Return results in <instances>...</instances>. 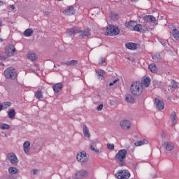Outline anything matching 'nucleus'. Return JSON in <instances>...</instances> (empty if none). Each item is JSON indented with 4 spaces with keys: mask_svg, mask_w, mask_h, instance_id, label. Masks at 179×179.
Instances as JSON below:
<instances>
[{
    "mask_svg": "<svg viewBox=\"0 0 179 179\" xmlns=\"http://www.w3.org/2000/svg\"><path fill=\"white\" fill-rule=\"evenodd\" d=\"M161 43L162 45H164V47H165V45H167V42L166 41H162Z\"/></svg>",
    "mask_w": 179,
    "mask_h": 179,
    "instance_id": "obj_49",
    "label": "nucleus"
},
{
    "mask_svg": "<svg viewBox=\"0 0 179 179\" xmlns=\"http://www.w3.org/2000/svg\"><path fill=\"white\" fill-rule=\"evenodd\" d=\"M0 128L1 129H9V128H10V126H9V124H2L0 125Z\"/></svg>",
    "mask_w": 179,
    "mask_h": 179,
    "instance_id": "obj_37",
    "label": "nucleus"
},
{
    "mask_svg": "<svg viewBox=\"0 0 179 179\" xmlns=\"http://www.w3.org/2000/svg\"><path fill=\"white\" fill-rule=\"evenodd\" d=\"M125 47L128 50H136V44L134 43H127L125 44Z\"/></svg>",
    "mask_w": 179,
    "mask_h": 179,
    "instance_id": "obj_24",
    "label": "nucleus"
},
{
    "mask_svg": "<svg viewBox=\"0 0 179 179\" xmlns=\"http://www.w3.org/2000/svg\"><path fill=\"white\" fill-rule=\"evenodd\" d=\"M61 65H67V64H66V62H62V63H61Z\"/></svg>",
    "mask_w": 179,
    "mask_h": 179,
    "instance_id": "obj_54",
    "label": "nucleus"
},
{
    "mask_svg": "<svg viewBox=\"0 0 179 179\" xmlns=\"http://www.w3.org/2000/svg\"><path fill=\"white\" fill-rule=\"evenodd\" d=\"M7 159L10 161L11 164H17L19 163V160L17 159V157L13 152H10L7 154Z\"/></svg>",
    "mask_w": 179,
    "mask_h": 179,
    "instance_id": "obj_8",
    "label": "nucleus"
},
{
    "mask_svg": "<svg viewBox=\"0 0 179 179\" xmlns=\"http://www.w3.org/2000/svg\"><path fill=\"white\" fill-rule=\"evenodd\" d=\"M171 117L172 118L173 124H176V122H177V115H176V112H173Z\"/></svg>",
    "mask_w": 179,
    "mask_h": 179,
    "instance_id": "obj_36",
    "label": "nucleus"
},
{
    "mask_svg": "<svg viewBox=\"0 0 179 179\" xmlns=\"http://www.w3.org/2000/svg\"><path fill=\"white\" fill-rule=\"evenodd\" d=\"M104 63H106V59L104 57H101L100 62H99V65H103Z\"/></svg>",
    "mask_w": 179,
    "mask_h": 179,
    "instance_id": "obj_41",
    "label": "nucleus"
},
{
    "mask_svg": "<svg viewBox=\"0 0 179 179\" xmlns=\"http://www.w3.org/2000/svg\"><path fill=\"white\" fill-rule=\"evenodd\" d=\"M125 100L127 103H134L135 101V99H134V96L131 94H127Z\"/></svg>",
    "mask_w": 179,
    "mask_h": 179,
    "instance_id": "obj_28",
    "label": "nucleus"
},
{
    "mask_svg": "<svg viewBox=\"0 0 179 179\" xmlns=\"http://www.w3.org/2000/svg\"><path fill=\"white\" fill-rule=\"evenodd\" d=\"M172 36L175 40L179 41V31L178 29H173L172 30Z\"/></svg>",
    "mask_w": 179,
    "mask_h": 179,
    "instance_id": "obj_23",
    "label": "nucleus"
},
{
    "mask_svg": "<svg viewBox=\"0 0 179 179\" xmlns=\"http://www.w3.org/2000/svg\"><path fill=\"white\" fill-rule=\"evenodd\" d=\"M118 79L113 80V83H110L109 84V86H113V85H115L116 82H118Z\"/></svg>",
    "mask_w": 179,
    "mask_h": 179,
    "instance_id": "obj_46",
    "label": "nucleus"
},
{
    "mask_svg": "<svg viewBox=\"0 0 179 179\" xmlns=\"http://www.w3.org/2000/svg\"><path fill=\"white\" fill-rule=\"evenodd\" d=\"M5 59V56L2 54H0V61Z\"/></svg>",
    "mask_w": 179,
    "mask_h": 179,
    "instance_id": "obj_47",
    "label": "nucleus"
},
{
    "mask_svg": "<svg viewBox=\"0 0 179 179\" xmlns=\"http://www.w3.org/2000/svg\"><path fill=\"white\" fill-rule=\"evenodd\" d=\"M107 148L110 150H114V144L108 143L107 144Z\"/></svg>",
    "mask_w": 179,
    "mask_h": 179,
    "instance_id": "obj_40",
    "label": "nucleus"
},
{
    "mask_svg": "<svg viewBox=\"0 0 179 179\" xmlns=\"http://www.w3.org/2000/svg\"><path fill=\"white\" fill-rule=\"evenodd\" d=\"M134 145L136 146H142V145H143V143L142 141H136Z\"/></svg>",
    "mask_w": 179,
    "mask_h": 179,
    "instance_id": "obj_43",
    "label": "nucleus"
},
{
    "mask_svg": "<svg viewBox=\"0 0 179 179\" xmlns=\"http://www.w3.org/2000/svg\"><path fill=\"white\" fill-rule=\"evenodd\" d=\"M133 31H138L139 33H142L143 31H145V29H142V24L136 22L134 28H133Z\"/></svg>",
    "mask_w": 179,
    "mask_h": 179,
    "instance_id": "obj_20",
    "label": "nucleus"
},
{
    "mask_svg": "<svg viewBox=\"0 0 179 179\" xmlns=\"http://www.w3.org/2000/svg\"><path fill=\"white\" fill-rule=\"evenodd\" d=\"M38 171V170H37V169L33 170V173H34V176H36V174H37Z\"/></svg>",
    "mask_w": 179,
    "mask_h": 179,
    "instance_id": "obj_52",
    "label": "nucleus"
},
{
    "mask_svg": "<svg viewBox=\"0 0 179 179\" xmlns=\"http://www.w3.org/2000/svg\"><path fill=\"white\" fill-rule=\"evenodd\" d=\"M5 106V108H8V107H10V102H4L3 103V106Z\"/></svg>",
    "mask_w": 179,
    "mask_h": 179,
    "instance_id": "obj_42",
    "label": "nucleus"
},
{
    "mask_svg": "<svg viewBox=\"0 0 179 179\" xmlns=\"http://www.w3.org/2000/svg\"><path fill=\"white\" fill-rule=\"evenodd\" d=\"M34 31L31 29H27L24 31V36L25 37H31V36H33Z\"/></svg>",
    "mask_w": 179,
    "mask_h": 179,
    "instance_id": "obj_25",
    "label": "nucleus"
},
{
    "mask_svg": "<svg viewBox=\"0 0 179 179\" xmlns=\"http://www.w3.org/2000/svg\"><path fill=\"white\" fill-rule=\"evenodd\" d=\"M34 96L36 98V100H41L44 99V96L43 95V91L40 88H38L35 92Z\"/></svg>",
    "mask_w": 179,
    "mask_h": 179,
    "instance_id": "obj_16",
    "label": "nucleus"
},
{
    "mask_svg": "<svg viewBox=\"0 0 179 179\" xmlns=\"http://www.w3.org/2000/svg\"><path fill=\"white\" fill-rule=\"evenodd\" d=\"M155 105L158 111H162V110H164V102L157 98H155Z\"/></svg>",
    "mask_w": 179,
    "mask_h": 179,
    "instance_id": "obj_9",
    "label": "nucleus"
},
{
    "mask_svg": "<svg viewBox=\"0 0 179 179\" xmlns=\"http://www.w3.org/2000/svg\"><path fill=\"white\" fill-rule=\"evenodd\" d=\"M62 87H64L62 83H56L52 86V89L55 93H59V91L62 90Z\"/></svg>",
    "mask_w": 179,
    "mask_h": 179,
    "instance_id": "obj_13",
    "label": "nucleus"
},
{
    "mask_svg": "<svg viewBox=\"0 0 179 179\" xmlns=\"http://www.w3.org/2000/svg\"><path fill=\"white\" fill-rule=\"evenodd\" d=\"M130 90L133 96H141L143 92V85L141 83H133L131 85Z\"/></svg>",
    "mask_w": 179,
    "mask_h": 179,
    "instance_id": "obj_2",
    "label": "nucleus"
},
{
    "mask_svg": "<svg viewBox=\"0 0 179 179\" xmlns=\"http://www.w3.org/2000/svg\"><path fill=\"white\" fill-rule=\"evenodd\" d=\"M87 176H89V172H87L85 170H81V171H79L76 174V178L82 179V178H85V177H87Z\"/></svg>",
    "mask_w": 179,
    "mask_h": 179,
    "instance_id": "obj_11",
    "label": "nucleus"
},
{
    "mask_svg": "<svg viewBox=\"0 0 179 179\" xmlns=\"http://www.w3.org/2000/svg\"><path fill=\"white\" fill-rule=\"evenodd\" d=\"M143 85L145 87H149V86H150V78L146 77L145 78H144L143 80Z\"/></svg>",
    "mask_w": 179,
    "mask_h": 179,
    "instance_id": "obj_27",
    "label": "nucleus"
},
{
    "mask_svg": "<svg viewBox=\"0 0 179 179\" xmlns=\"http://www.w3.org/2000/svg\"><path fill=\"white\" fill-rule=\"evenodd\" d=\"M28 59L31 61H36V54L35 53H29L27 55Z\"/></svg>",
    "mask_w": 179,
    "mask_h": 179,
    "instance_id": "obj_34",
    "label": "nucleus"
},
{
    "mask_svg": "<svg viewBox=\"0 0 179 179\" xmlns=\"http://www.w3.org/2000/svg\"><path fill=\"white\" fill-rule=\"evenodd\" d=\"M103 108H104V105L101 104V105H99V106L96 108V110H97V111H101V110H103Z\"/></svg>",
    "mask_w": 179,
    "mask_h": 179,
    "instance_id": "obj_44",
    "label": "nucleus"
},
{
    "mask_svg": "<svg viewBox=\"0 0 179 179\" xmlns=\"http://www.w3.org/2000/svg\"><path fill=\"white\" fill-rule=\"evenodd\" d=\"M43 15L45 16H50L51 15V13L48 10H46V11H43Z\"/></svg>",
    "mask_w": 179,
    "mask_h": 179,
    "instance_id": "obj_45",
    "label": "nucleus"
},
{
    "mask_svg": "<svg viewBox=\"0 0 179 179\" xmlns=\"http://www.w3.org/2000/svg\"><path fill=\"white\" fill-rule=\"evenodd\" d=\"M152 59L155 62H160L162 61V56L159 53H156L152 57Z\"/></svg>",
    "mask_w": 179,
    "mask_h": 179,
    "instance_id": "obj_26",
    "label": "nucleus"
},
{
    "mask_svg": "<svg viewBox=\"0 0 179 179\" xmlns=\"http://www.w3.org/2000/svg\"><path fill=\"white\" fill-rule=\"evenodd\" d=\"M67 66H74V65H78V60H71L66 63Z\"/></svg>",
    "mask_w": 179,
    "mask_h": 179,
    "instance_id": "obj_32",
    "label": "nucleus"
},
{
    "mask_svg": "<svg viewBox=\"0 0 179 179\" xmlns=\"http://www.w3.org/2000/svg\"><path fill=\"white\" fill-rule=\"evenodd\" d=\"M57 1H62V0H57Z\"/></svg>",
    "mask_w": 179,
    "mask_h": 179,
    "instance_id": "obj_57",
    "label": "nucleus"
},
{
    "mask_svg": "<svg viewBox=\"0 0 179 179\" xmlns=\"http://www.w3.org/2000/svg\"><path fill=\"white\" fill-rule=\"evenodd\" d=\"M8 115L9 118H15V115H16V112H15V109H10L8 113Z\"/></svg>",
    "mask_w": 179,
    "mask_h": 179,
    "instance_id": "obj_33",
    "label": "nucleus"
},
{
    "mask_svg": "<svg viewBox=\"0 0 179 179\" xmlns=\"http://www.w3.org/2000/svg\"><path fill=\"white\" fill-rule=\"evenodd\" d=\"M97 76L101 77V79L104 77V75H106V73H104V71L101 69H99L96 71Z\"/></svg>",
    "mask_w": 179,
    "mask_h": 179,
    "instance_id": "obj_35",
    "label": "nucleus"
},
{
    "mask_svg": "<svg viewBox=\"0 0 179 179\" xmlns=\"http://www.w3.org/2000/svg\"><path fill=\"white\" fill-rule=\"evenodd\" d=\"M10 8H11L12 10H15V9H16V7L14 5H10Z\"/></svg>",
    "mask_w": 179,
    "mask_h": 179,
    "instance_id": "obj_51",
    "label": "nucleus"
},
{
    "mask_svg": "<svg viewBox=\"0 0 179 179\" xmlns=\"http://www.w3.org/2000/svg\"><path fill=\"white\" fill-rule=\"evenodd\" d=\"M0 33H1V29H0Z\"/></svg>",
    "mask_w": 179,
    "mask_h": 179,
    "instance_id": "obj_58",
    "label": "nucleus"
},
{
    "mask_svg": "<svg viewBox=\"0 0 179 179\" xmlns=\"http://www.w3.org/2000/svg\"><path fill=\"white\" fill-rule=\"evenodd\" d=\"M115 177L117 179H128L131 177V173L128 170H119L115 173Z\"/></svg>",
    "mask_w": 179,
    "mask_h": 179,
    "instance_id": "obj_4",
    "label": "nucleus"
},
{
    "mask_svg": "<svg viewBox=\"0 0 179 179\" xmlns=\"http://www.w3.org/2000/svg\"><path fill=\"white\" fill-rule=\"evenodd\" d=\"M66 33L69 34V36H75L76 34L80 33V29L78 28H71L67 29Z\"/></svg>",
    "mask_w": 179,
    "mask_h": 179,
    "instance_id": "obj_15",
    "label": "nucleus"
},
{
    "mask_svg": "<svg viewBox=\"0 0 179 179\" xmlns=\"http://www.w3.org/2000/svg\"><path fill=\"white\" fill-rule=\"evenodd\" d=\"M3 108V105L0 103V111H2V109Z\"/></svg>",
    "mask_w": 179,
    "mask_h": 179,
    "instance_id": "obj_53",
    "label": "nucleus"
},
{
    "mask_svg": "<svg viewBox=\"0 0 179 179\" xmlns=\"http://www.w3.org/2000/svg\"><path fill=\"white\" fill-rule=\"evenodd\" d=\"M2 26V21L0 20V27Z\"/></svg>",
    "mask_w": 179,
    "mask_h": 179,
    "instance_id": "obj_56",
    "label": "nucleus"
},
{
    "mask_svg": "<svg viewBox=\"0 0 179 179\" xmlns=\"http://www.w3.org/2000/svg\"><path fill=\"white\" fill-rule=\"evenodd\" d=\"M83 132L85 138H90V131H89V128H87V126H86V124H83Z\"/></svg>",
    "mask_w": 179,
    "mask_h": 179,
    "instance_id": "obj_19",
    "label": "nucleus"
},
{
    "mask_svg": "<svg viewBox=\"0 0 179 179\" xmlns=\"http://www.w3.org/2000/svg\"><path fill=\"white\" fill-rule=\"evenodd\" d=\"M120 127L123 129H129L131 128V122L129 120H123L120 122Z\"/></svg>",
    "mask_w": 179,
    "mask_h": 179,
    "instance_id": "obj_14",
    "label": "nucleus"
},
{
    "mask_svg": "<svg viewBox=\"0 0 179 179\" xmlns=\"http://www.w3.org/2000/svg\"><path fill=\"white\" fill-rule=\"evenodd\" d=\"M106 32L108 36H117V34H120V29L115 26L108 25L106 28Z\"/></svg>",
    "mask_w": 179,
    "mask_h": 179,
    "instance_id": "obj_5",
    "label": "nucleus"
},
{
    "mask_svg": "<svg viewBox=\"0 0 179 179\" xmlns=\"http://www.w3.org/2000/svg\"><path fill=\"white\" fill-rule=\"evenodd\" d=\"M76 159L78 162H80V163H85V162H87V160H89L86 152L85 151L78 153L77 155Z\"/></svg>",
    "mask_w": 179,
    "mask_h": 179,
    "instance_id": "obj_6",
    "label": "nucleus"
},
{
    "mask_svg": "<svg viewBox=\"0 0 179 179\" xmlns=\"http://www.w3.org/2000/svg\"><path fill=\"white\" fill-rule=\"evenodd\" d=\"M5 3H6L4 2L3 1H0V6H3V5H5Z\"/></svg>",
    "mask_w": 179,
    "mask_h": 179,
    "instance_id": "obj_50",
    "label": "nucleus"
},
{
    "mask_svg": "<svg viewBox=\"0 0 179 179\" xmlns=\"http://www.w3.org/2000/svg\"><path fill=\"white\" fill-rule=\"evenodd\" d=\"M96 142L92 141V142L90 143V149H91V150H93L94 152H95V153H99V152H100V150H99L94 148V146H96Z\"/></svg>",
    "mask_w": 179,
    "mask_h": 179,
    "instance_id": "obj_31",
    "label": "nucleus"
},
{
    "mask_svg": "<svg viewBox=\"0 0 179 179\" xmlns=\"http://www.w3.org/2000/svg\"><path fill=\"white\" fill-rule=\"evenodd\" d=\"M80 37H89L90 36V29H85L83 31L80 30Z\"/></svg>",
    "mask_w": 179,
    "mask_h": 179,
    "instance_id": "obj_17",
    "label": "nucleus"
},
{
    "mask_svg": "<svg viewBox=\"0 0 179 179\" xmlns=\"http://www.w3.org/2000/svg\"><path fill=\"white\" fill-rule=\"evenodd\" d=\"M127 155H128V151L125 149H122L118 151V152L115 156V160L120 163L121 167L125 166V159H127Z\"/></svg>",
    "mask_w": 179,
    "mask_h": 179,
    "instance_id": "obj_1",
    "label": "nucleus"
},
{
    "mask_svg": "<svg viewBox=\"0 0 179 179\" xmlns=\"http://www.w3.org/2000/svg\"><path fill=\"white\" fill-rule=\"evenodd\" d=\"M5 51L8 57H12V55H14L15 52H16V48H15V45H9L6 48Z\"/></svg>",
    "mask_w": 179,
    "mask_h": 179,
    "instance_id": "obj_7",
    "label": "nucleus"
},
{
    "mask_svg": "<svg viewBox=\"0 0 179 179\" xmlns=\"http://www.w3.org/2000/svg\"><path fill=\"white\" fill-rule=\"evenodd\" d=\"M144 20L147 22H152L156 23V17H155L153 15H146L144 17Z\"/></svg>",
    "mask_w": 179,
    "mask_h": 179,
    "instance_id": "obj_22",
    "label": "nucleus"
},
{
    "mask_svg": "<svg viewBox=\"0 0 179 179\" xmlns=\"http://www.w3.org/2000/svg\"><path fill=\"white\" fill-rule=\"evenodd\" d=\"M17 171H19V170H17L16 167L11 166L8 168L9 174L15 175L17 174Z\"/></svg>",
    "mask_w": 179,
    "mask_h": 179,
    "instance_id": "obj_30",
    "label": "nucleus"
},
{
    "mask_svg": "<svg viewBox=\"0 0 179 179\" xmlns=\"http://www.w3.org/2000/svg\"><path fill=\"white\" fill-rule=\"evenodd\" d=\"M139 0H131V2H138Z\"/></svg>",
    "mask_w": 179,
    "mask_h": 179,
    "instance_id": "obj_55",
    "label": "nucleus"
},
{
    "mask_svg": "<svg viewBox=\"0 0 179 179\" xmlns=\"http://www.w3.org/2000/svg\"><path fill=\"white\" fill-rule=\"evenodd\" d=\"M75 7L73 6H68L64 10H63V13L66 16H71V15H75Z\"/></svg>",
    "mask_w": 179,
    "mask_h": 179,
    "instance_id": "obj_10",
    "label": "nucleus"
},
{
    "mask_svg": "<svg viewBox=\"0 0 179 179\" xmlns=\"http://www.w3.org/2000/svg\"><path fill=\"white\" fill-rule=\"evenodd\" d=\"M4 76L7 79H16L17 78V71L13 67H9L4 71Z\"/></svg>",
    "mask_w": 179,
    "mask_h": 179,
    "instance_id": "obj_3",
    "label": "nucleus"
},
{
    "mask_svg": "<svg viewBox=\"0 0 179 179\" xmlns=\"http://www.w3.org/2000/svg\"><path fill=\"white\" fill-rule=\"evenodd\" d=\"M24 152L26 155L30 152V141H25L23 144Z\"/></svg>",
    "mask_w": 179,
    "mask_h": 179,
    "instance_id": "obj_18",
    "label": "nucleus"
},
{
    "mask_svg": "<svg viewBox=\"0 0 179 179\" xmlns=\"http://www.w3.org/2000/svg\"><path fill=\"white\" fill-rule=\"evenodd\" d=\"M171 86L173 89H177V87H178V84L177 83V82H176V80H172Z\"/></svg>",
    "mask_w": 179,
    "mask_h": 179,
    "instance_id": "obj_39",
    "label": "nucleus"
},
{
    "mask_svg": "<svg viewBox=\"0 0 179 179\" xmlns=\"http://www.w3.org/2000/svg\"><path fill=\"white\" fill-rule=\"evenodd\" d=\"M110 17L113 20H118V15L115 13H111L110 14Z\"/></svg>",
    "mask_w": 179,
    "mask_h": 179,
    "instance_id": "obj_38",
    "label": "nucleus"
},
{
    "mask_svg": "<svg viewBox=\"0 0 179 179\" xmlns=\"http://www.w3.org/2000/svg\"><path fill=\"white\" fill-rule=\"evenodd\" d=\"M164 146H165L166 150H169V152L173 150V149H174V144L170 141L165 142Z\"/></svg>",
    "mask_w": 179,
    "mask_h": 179,
    "instance_id": "obj_21",
    "label": "nucleus"
},
{
    "mask_svg": "<svg viewBox=\"0 0 179 179\" xmlns=\"http://www.w3.org/2000/svg\"><path fill=\"white\" fill-rule=\"evenodd\" d=\"M142 141H143V145H148V141L146 139H143Z\"/></svg>",
    "mask_w": 179,
    "mask_h": 179,
    "instance_id": "obj_48",
    "label": "nucleus"
},
{
    "mask_svg": "<svg viewBox=\"0 0 179 179\" xmlns=\"http://www.w3.org/2000/svg\"><path fill=\"white\" fill-rule=\"evenodd\" d=\"M148 68L150 72H152V73H156V72H157V67L156 66V65H155V64H150L148 66Z\"/></svg>",
    "mask_w": 179,
    "mask_h": 179,
    "instance_id": "obj_29",
    "label": "nucleus"
},
{
    "mask_svg": "<svg viewBox=\"0 0 179 179\" xmlns=\"http://www.w3.org/2000/svg\"><path fill=\"white\" fill-rule=\"evenodd\" d=\"M136 24V22L135 21H129V22H127L124 24L125 27H127V29H129V30H131V31H134V28L135 27V24Z\"/></svg>",
    "mask_w": 179,
    "mask_h": 179,
    "instance_id": "obj_12",
    "label": "nucleus"
}]
</instances>
